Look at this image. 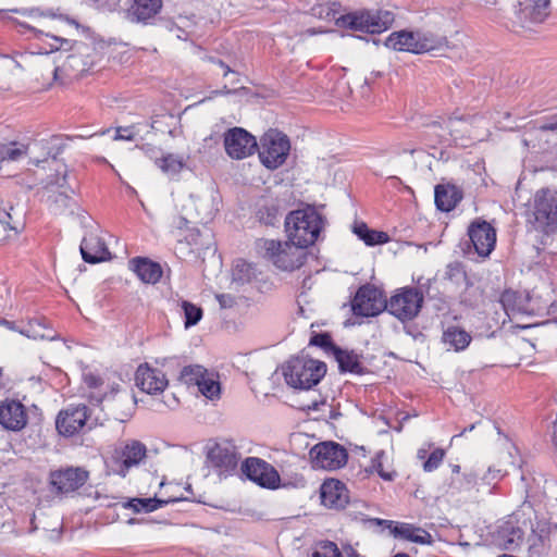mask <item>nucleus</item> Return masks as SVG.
Masks as SVG:
<instances>
[{"label":"nucleus","instance_id":"b1692460","mask_svg":"<svg viewBox=\"0 0 557 557\" xmlns=\"http://www.w3.org/2000/svg\"><path fill=\"white\" fill-rule=\"evenodd\" d=\"M82 258L88 263L104 261L110 255L106 244L97 236H85L79 247Z\"/></svg>","mask_w":557,"mask_h":557},{"label":"nucleus","instance_id":"423d86ee","mask_svg":"<svg viewBox=\"0 0 557 557\" xmlns=\"http://www.w3.org/2000/svg\"><path fill=\"white\" fill-rule=\"evenodd\" d=\"M289 149L288 137L281 132L270 129L261 138L260 161L268 169H277L285 162Z\"/></svg>","mask_w":557,"mask_h":557},{"label":"nucleus","instance_id":"aec40b11","mask_svg":"<svg viewBox=\"0 0 557 557\" xmlns=\"http://www.w3.org/2000/svg\"><path fill=\"white\" fill-rule=\"evenodd\" d=\"M28 423L26 407L18 400L5 399L2 401V429L21 432Z\"/></svg>","mask_w":557,"mask_h":557},{"label":"nucleus","instance_id":"603ef678","mask_svg":"<svg viewBox=\"0 0 557 557\" xmlns=\"http://www.w3.org/2000/svg\"><path fill=\"white\" fill-rule=\"evenodd\" d=\"M446 276L450 281L459 282L466 280V272L460 263H451L447 267Z\"/></svg>","mask_w":557,"mask_h":557},{"label":"nucleus","instance_id":"f3484780","mask_svg":"<svg viewBox=\"0 0 557 557\" xmlns=\"http://www.w3.org/2000/svg\"><path fill=\"white\" fill-rule=\"evenodd\" d=\"M2 327L11 332H17L22 336L30 339H47L54 341L58 338V334L49 329L46 321L42 320H29L28 322H14L2 319Z\"/></svg>","mask_w":557,"mask_h":557},{"label":"nucleus","instance_id":"4468645a","mask_svg":"<svg viewBox=\"0 0 557 557\" xmlns=\"http://www.w3.org/2000/svg\"><path fill=\"white\" fill-rule=\"evenodd\" d=\"M88 472L79 467L59 469L50 473V484L59 494L75 492L88 480Z\"/></svg>","mask_w":557,"mask_h":557},{"label":"nucleus","instance_id":"cd10ccee","mask_svg":"<svg viewBox=\"0 0 557 557\" xmlns=\"http://www.w3.org/2000/svg\"><path fill=\"white\" fill-rule=\"evenodd\" d=\"M385 46L387 48H392V49L398 50V51L419 53L417 30L416 32H408V30L394 32L386 38Z\"/></svg>","mask_w":557,"mask_h":557},{"label":"nucleus","instance_id":"f704fd0d","mask_svg":"<svg viewBox=\"0 0 557 557\" xmlns=\"http://www.w3.org/2000/svg\"><path fill=\"white\" fill-rule=\"evenodd\" d=\"M171 500L153 498H131L123 504L124 508L132 509L134 512H152Z\"/></svg>","mask_w":557,"mask_h":557},{"label":"nucleus","instance_id":"49530a36","mask_svg":"<svg viewBox=\"0 0 557 557\" xmlns=\"http://www.w3.org/2000/svg\"><path fill=\"white\" fill-rule=\"evenodd\" d=\"M311 557H342V553L335 543L326 541L314 547Z\"/></svg>","mask_w":557,"mask_h":557},{"label":"nucleus","instance_id":"a878e982","mask_svg":"<svg viewBox=\"0 0 557 557\" xmlns=\"http://www.w3.org/2000/svg\"><path fill=\"white\" fill-rule=\"evenodd\" d=\"M131 264L138 278L144 283L156 284L162 276L160 264L146 258L133 259Z\"/></svg>","mask_w":557,"mask_h":557},{"label":"nucleus","instance_id":"8fccbe9b","mask_svg":"<svg viewBox=\"0 0 557 557\" xmlns=\"http://www.w3.org/2000/svg\"><path fill=\"white\" fill-rule=\"evenodd\" d=\"M310 345H313V346H318V347L324 348L325 350H331L333 354H334V347H336V346L332 343V338H331L330 334H327V333H318V334H314V335L310 338Z\"/></svg>","mask_w":557,"mask_h":557},{"label":"nucleus","instance_id":"680f3d73","mask_svg":"<svg viewBox=\"0 0 557 557\" xmlns=\"http://www.w3.org/2000/svg\"><path fill=\"white\" fill-rule=\"evenodd\" d=\"M9 447L10 449H12L14 453H22L23 450V447H24V443L18 441V442H15L14 444L13 443H9Z\"/></svg>","mask_w":557,"mask_h":557},{"label":"nucleus","instance_id":"c756f323","mask_svg":"<svg viewBox=\"0 0 557 557\" xmlns=\"http://www.w3.org/2000/svg\"><path fill=\"white\" fill-rule=\"evenodd\" d=\"M523 532L520 528L515 527L512 522L507 521L502 524L497 531V541L504 549L512 550L522 541Z\"/></svg>","mask_w":557,"mask_h":557},{"label":"nucleus","instance_id":"9d476101","mask_svg":"<svg viewBox=\"0 0 557 557\" xmlns=\"http://www.w3.org/2000/svg\"><path fill=\"white\" fill-rule=\"evenodd\" d=\"M240 469L247 479L261 487L274 490L280 486L281 478L278 472L272 465L261 458H246Z\"/></svg>","mask_w":557,"mask_h":557},{"label":"nucleus","instance_id":"bf43d9fd","mask_svg":"<svg viewBox=\"0 0 557 557\" xmlns=\"http://www.w3.org/2000/svg\"><path fill=\"white\" fill-rule=\"evenodd\" d=\"M215 374H216L215 372H213V371H209V370H207V369L205 368V373H202V374L200 375V377H197V381H195V382L193 383V385H194V386L199 387V386H200V384H201L203 381H206V380L208 381V379H209V377H211V375H215Z\"/></svg>","mask_w":557,"mask_h":557},{"label":"nucleus","instance_id":"473e14b6","mask_svg":"<svg viewBox=\"0 0 557 557\" xmlns=\"http://www.w3.org/2000/svg\"><path fill=\"white\" fill-rule=\"evenodd\" d=\"M417 40L419 53L438 50L447 46V39L445 36L434 34L431 30H417Z\"/></svg>","mask_w":557,"mask_h":557},{"label":"nucleus","instance_id":"0e129e2a","mask_svg":"<svg viewBox=\"0 0 557 557\" xmlns=\"http://www.w3.org/2000/svg\"><path fill=\"white\" fill-rule=\"evenodd\" d=\"M491 476L492 480L499 479L500 478V471L499 470H493L488 469L487 474L483 478V480H487Z\"/></svg>","mask_w":557,"mask_h":557},{"label":"nucleus","instance_id":"7ed1b4c3","mask_svg":"<svg viewBox=\"0 0 557 557\" xmlns=\"http://www.w3.org/2000/svg\"><path fill=\"white\" fill-rule=\"evenodd\" d=\"M325 373L324 362L305 357L293 358L283 368L286 383L300 389H310L321 381Z\"/></svg>","mask_w":557,"mask_h":557},{"label":"nucleus","instance_id":"2eb2a0df","mask_svg":"<svg viewBox=\"0 0 557 557\" xmlns=\"http://www.w3.org/2000/svg\"><path fill=\"white\" fill-rule=\"evenodd\" d=\"M89 413L86 405H71L60 411L55 426L60 434L72 436L78 433L88 422Z\"/></svg>","mask_w":557,"mask_h":557},{"label":"nucleus","instance_id":"e2e57ef3","mask_svg":"<svg viewBox=\"0 0 557 557\" xmlns=\"http://www.w3.org/2000/svg\"><path fill=\"white\" fill-rule=\"evenodd\" d=\"M211 61L215 64H218L220 67L224 69V76H226L227 74L232 73L233 71L230 69L228 65H226L222 60H214V59H211Z\"/></svg>","mask_w":557,"mask_h":557},{"label":"nucleus","instance_id":"dca6fc26","mask_svg":"<svg viewBox=\"0 0 557 557\" xmlns=\"http://www.w3.org/2000/svg\"><path fill=\"white\" fill-rule=\"evenodd\" d=\"M469 238L475 252L481 257H487L496 244V231L486 221L476 220L468 228Z\"/></svg>","mask_w":557,"mask_h":557},{"label":"nucleus","instance_id":"39448f33","mask_svg":"<svg viewBox=\"0 0 557 557\" xmlns=\"http://www.w3.org/2000/svg\"><path fill=\"white\" fill-rule=\"evenodd\" d=\"M337 22L352 30L380 34L392 26L394 14L389 11L350 13L343 15Z\"/></svg>","mask_w":557,"mask_h":557},{"label":"nucleus","instance_id":"864d4df0","mask_svg":"<svg viewBox=\"0 0 557 557\" xmlns=\"http://www.w3.org/2000/svg\"><path fill=\"white\" fill-rule=\"evenodd\" d=\"M215 298L222 309H230L236 305V298L231 294H218Z\"/></svg>","mask_w":557,"mask_h":557},{"label":"nucleus","instance_id":"09e8293b","mask_svg":"<svg viewBox=\"0 0 557 557\" xmlns=\"http://www.w3.org/2000/svg\"><path fill=\"white\" fill-rule=\"evenodd\" d=\"M444 456H445V453L443 449H441V448L434 449L430 454L426 461L423 463L424 471L431 472V471L437 469L438 466L442 463Z\"/></svg>","mask_w":557,"mask_h":557},{"label":"nucleus","instance_id":"a18cd8bd","mask_svg":"<svg viewBox=\"0 0 557 557\" xmlns=\"http://www.w3.org/2000/svg\"><path fill=\"white\" fill-rule=\"evenodd\" d=\"M205 373V367L200 364L185 366L180 374V381L188 386H191L197 377Z\"/></svg>","mask_w":557,"mask_h":557},{"label":"nucleus","instance_id":"4c0bfd02","mask_svg":"<svg viewBox=\"0 0 557 557\" xmlns=\"http://www.w3.org/2000/svg\"><path fill=\"white\" fill-rule=\"evenodd\" d=\"M48 202L50 209L57 214L64 213L74 205L73 198L65 190L51 194L48 197Z\"/></svg>","mask_w":557,"mask_h":557},{"label":"nucleus","instance_id":"338daca9","mask_svg":"<svg viewBox=\"0 0 557 557\" xmlns=\"http://www.w3.org/2000/svg\"><path fill=\"white\" fill-rule=\"evenodd\" d=\"M414 151H416V148H404V149H397L395 151V153L400 154V153L409 152L412 154Z\"/></svg>","mask_w":557,"mask_h":557},{"label":"nucleus","instance_id":"bb28decb","mask_svg":"<svg viewBox=\"0 0 557 557\" xmlns=\"http://www.w3.org/2000/svg\"><path fill=\"white\" fill-rule=\"evenodd\" d=\"M461 198V191L454 185H437L435 187V205L443 212L455 209Z\"/></svg>","mask_w":557,"mask_h":557},{"label":"nucleus","instance_id":"6e6552de","mask_svg":"<svg viewBox=\"0 0 557 557\" xmlns=\"http://www.w3.org/2000/svg\"><path fill=\"white\" fill-rule=\"evenodd\" d=\"M310 459L313 468L335 470L347 462L346 449L334 442H323L314 445L310 451Z\"/></svg>","mask_w":557,"mask_h":557},{"label":"nucleus","instance_id":"ea45409f","mask_svg":"<svg viewBox=\"0 0 557 557\" xmlns=\"http://www.w3.org/2000/svg\"><path fill=\"white\" fill-rule=\"evenodd\" d=\"M157 164L169 176L177 175L185 165L183 159L174 154H168L159 159Z\"/></svg>","mask_w":557,"mask_h":557},{"label":"nucleus","instance_id":"052dcab7","mask_svg":"<svg viewBox=\"0 0 557 557\" xmlns=\"http://www.w3.org/2000/svg\"><path fill=\"white\" fill-rule=\"evenodd\" d=\"M440 128H442V125L440 123H437V122L429 125V129L432 133L436 134L440 137V141H442V139L445 137V135L444 134H437V129H440Z\"/></svg>","mask_w":557,"mask_h":557},{"label":"nucleus","instance_id":"c9c22d12","mask_svg":"<svg viewBox=\"0 0 557 557\" xmlns=\"http://www.w3.org/2000/svg\"><path fill=\"white\" fill-rule=\"evenodd\" d=\"M28 153V145L22 141L9 140L2 141V162H15L25 158Z\"/></svg>","mask_w":557,"mask_h":557},{"label":"nucleus","instance_id":"9b49d317","mask_svg":"<svg viewBox=\"0 0 557 557\" xmlns=\"http://www.w3.org/2000/svg\"><path fill=\"white\" fill-rule=\"evenodd\" d=\"M226 153L235 160L245 159L255 153L258 148L256 138L242 127H234L224 134Z\"/></svg>","mask_w":557,"mask_h":557},{"label":"nucleus","instance_id":"6ab92c4d","mask_svg":"<svg viewBox=\"0 0 557 557\" xmlns=\"http://www.w3.org/2000/svg\"><path fill=\"white\" fill-rule=\"evenodd\" d=\"M135 382L143 392L150 395L162 393L169 383L161 370L151 368L147 363L137 368Z\"/></svg>","mask_w":557,"mask_h":557},{"label":"nucleus","instance_id":"4d7b16f0","mask_svg":"<svg viewBox=\"0 0 557 557\" xmlns=\"http://www.w3.org/2000/svg\"><path fill=\"white\" fill-rule=\"evenodd\" d=\"M173 227H175L178 231H183L184 228H187L188 220L184 216H175L172 221Z\"/></svg>","mask_w":557,"mask_h":557},{"label":"nucleus","instance_id":"58836bf2","mask_svg":"<svg viewBox=\"0 0 557 557\" xmlns=\"http://www.w3.org/2000/svg\"><path fill=\"white\" fill-rule=\"evenodd\" d=\"M258 218L265 225H275L280 219V206L273 200L267 201L259 208Z\"/></svg>","mask_w":557,"mask_h":557},{"label":"nucleus","instance_id":"f257e3e1","mask_svg":"<svg viewBox=\"0 0 557 557\" xmlns=\"http://www.w3.org/2000/svg\"><path fill=\"white\" fill-rule=\"evenodd\" d=\"M326 220L313 206L290 211L284 221L286 237L289 242L308 248L315 244L325 226Z\"/></svg>","mask_w":557,"mask_h":557},{"label":"nucleus","instance_id":"0eeeda50","mask_svg":"<svg viewBox=\"0 0 557 557\" xmlns=\"http://www.w3.org/2000/svg\"><path fill=\"white\" fill-rule=\"evenodd\" d=\"M423 295L414 287H405L393 295L385 309L398 320L406 322L414 319L421 310Z\"/></svg>","mask_w":557,"mask_h":557},{"label":"nucleus","instance_id":"a211bd4d","mask_svg":"<svg viewBox=\"0 0 557 557\" xmlns=\"http://www.w3.org/2000/svg\"><path fill=\"white\" fill-rule=\"evenodd\" d=\"M90 64L83 53L69 54L61 65L53 69L54 81L66 84L77 79L89 70Z\"/></svg>","mask_w":557,"mask_h":557},{"label":"nucleus","instance_id":"37998d69","mask_svg":"<svg viewBox=\"0 0 557 557\" xmlns=\"http://www.w3.org/2000/svg\"><path fill=\"white\" fill-rule=\"evenodd\" d=\"M386 458L384 450H380L371 459L370 471L376 472L383 480L392 481L395 478V472L385 471L383 468V460Z\"/></svg>","mask_w":557,"mask_h":557},{"label":"nucleus","instance_id":"7c9ffc66","mask_svg":"<svg viewBox=\"0 0 557 557\" xmlns=\"http://www.w3.org/2000/svg\"><path fill=\"white\" fill-rule=\"evenodd\" d=\"M334 357L338 362V367L343 372H350L355 374H362L363 367L360 361V356L354 350H344L339 347H334Z\"/></svg>","mask_w":557,"mask_h":557},{"label":"nucleus","instance_id":"13d9d810","mask_svg":"<svg viewBox=\"0 0 557 557\" xmlns=\"http://www.w3.org/2000/svg\"><path fill=\"white\" fill-rule=\"evenodd\" d=\"M540 131L547 132V131H557V115L553 117L550 122L543 123L539 126Z\"/></svg>","mask_w":557,"mask_h":557},{"label":"nucleus","instance_id":"20e7f679","mask_svg":"<svg viewBox=\"0 0 557 557\" xmlns=\"http://www.w3.org/2000/svg\"><path fill=\"white\" fill-rule=\"evenodd\" d=\"M533 227L545 235L557 233V191L543 188L536 191L533 206Z\"/></svg>","mask_w":557,"mask_h":557},{"label":"nucleus","instance_id":"de8ad7c7","mask_svg":"<svg viewBox=\"0 0 557 557\" xmlns=\"http://www.w3.org/2000/svg\"><path fill=\"white\" fill-rule=\"evenodd\" d=\"M139 135V126L137 124L117 127L115 131L114 139L115 140H128L133 141Z\"/></svg>","mask_w":557,"mask_h":557},{"label":"nucleus","instance_id":"f03ea898","mask_svg":"<svg viewBox=\"0 0 557 557\" xmlns=\"http://www.w3.org/2000/svg\"><path fill=\"white\" fill-rule=\"evenodd\" d=\"M257 248L264 259L283 271L299 269L307 259L305 248L287 240L261 238Z\"/></svg>","mask_w":557,"mask_h":557},{"label":"nucleus","instance_id":"e433bc0d","mask_svg":"<svg viewBox=\"0 0 557 557\" xmlns=\"http://www.w3.org/2000/svg\"><path fill=\"white\" fill-rule=\"evenodd\" d=\"M354 233L368 246L385 244L389 239L386 233L370 230L364 223L356 224Z\"/></svg>","mask_w":557,"mask_h":557},{"label":"nucleus","instance_id":"774afa93","mask_svg":"<svg viewBox=\"0 0 557 557\" xmlns=\"http://www.w3.org/2000/svg\"><path fill=\"white\" fill-rule=\"evenodd\" d=\"M451 472H453V475L462 474V473L460 472V466H459V465H453V466H451Z\"/></svg>","mask_w":557,"mask_h":557},{"label":"nucleus","instance_id":"ddd939ff","mask_svg":"<svg viewBox=\"0 0 557 557\" xmlns=\"http://www.w3.org/2000/svg\"><path fill=\"white\" fill-rule=\"evenodd\" d=\"M385 304L381 290L372 285H363L357 290L351 309L356 315L375 317L385 309Z\"/></svg>","mask_w":557,"mask_h":557},{"label":"nucleus","instance_id":"393cba45","mask_svg":"<svg viewBox=\"0 0 557 557\" xmlns=\"http://www.w3.org/2000/svg\"><path fill=\"white\" fill-rule=\"evenodd\" d=\"M478 485V474L472 471H465L462 474L453 475L447 485L446 493L451 497L461 496L473 491Z\"/></svg>","mask_w":557,"mask_h":557},{"label":"nucleus","instance_id":"a19ab883","mask_svg":"<svg viewBox=\"0 0 557 557\" xmlns=\"http://www.w3.org/2000/svg\"><path fill=\"white\" fill-rule=\"evenodd\" d=\"M198 392L201 393L207 399L218 400L221 397V386L219 382V375H211L208 381H203L198 387Z\"/></svg>","mask_w":557,"mask_h":557},{"label":"nucleus","instance_id":"3c124183","mask_svg":"<svg viewBox=\"0 0 557 557\" xmlns=\"http://www.w3.org/2000/svg\"><path fill=\"white\" fill-rule=\"evenodd\" d=\"M91 5L102 12H113L120 7L121 0H87Z\"/></svg>","mask_w":557,"mask_h":557},{"label":"nucleus","instance_id":"5fc2aeb1","mask_svg":"<svg viewBox=\"0 0 557 557\" xmlns=\"http://www.w3.org/2000/svg\"><path fill=\"white\" fill-rule=\"evenodd\" d=\"M83 379H84L85 384L89 388H98L99 386L102 385V379L92 372L84 373Z\"/></svg>","mask_w":557,"mask_h":557},{"label":"nucleus","instance_id":"f8f14e48","mask_svg":"<svg viewBox=\"0 0 557 557\" xmlns=\"http://www.w3.org/2000/svg\"><path fill=\"white\" fill-rule=\"evenodd\" d=\"M147 455V447L139 441L131 440L114 451V473L125 478L133 467H137Z\"/></svg>","mask_w":557,"mask_h":557},{"label":"nucleus","instance_id":"5701e85b","mask_svg":"<svg viewBox=\"0 0 557 557\" xmlns=\"http://www.w3.org/2000/svg\"><path fill=\"white\" fill-rule=\"evenodd\" d=\"M549 0H519L521 22L541 23L548 14Z\"/></svg>","mask_w":557,"mask_h":557},{"label":"nucleus","instance_id":"412c9836","mask_svg":"<svg viewBox=\"0 0 557 557\" xmlns=\"http://www.w3.org/2000/svg\"><path fill=\"white\" fill-rule=\"evenodd\" d=\"M321 502L329 508H344L349 500L348 490L338 480H325L320 488Z\"/></svg>","mask_w":557,"mask_h":557},{"label":"nucleus","instance_id":"1a4fd4ad","mask_svg":"<svg viewBox=\"0 0 557 557\" xmlns=\"http://www.w3.org/2000/svg\"><path fill=\"white\" fill-rule=\"evenodd\" d=\"M239 458L236 446L228 442L216 443L207 453L209 466L224 478L236 471Z\"/></svg>","mask_w":557,"mask_h":557},{"label":"nucleus","instance_id":"6e6d98bb","mask_svg":"<svg viewBox=\"0 0 557 557\" xmlns=\"http://www.w3.org/2000/svg\"><path fill=\"white\" fill-rule=\"evenodd\" d=\"M513 297H515V293L509 292V290L504 292L500 296V304L508 315H509V310H513V308L510 306V302L513 299Z\"/></svg>","mask_w":557,"mask_h":557},{"label":"nucleus","instance_id":"2f4dec72","mask_svg":"<svg viewBox=\"0 0 557 557\" xmlns=\"http://www.w3.org/2000/svg\"><path fill=\"white\" fill-rule=\"evenodd\" d=\"M393 534L400 539L419 544H430L432 540V536L429 532L409 523H398L393 529Z\"/></svg>","mask_w":557,"mask_h":557},{"label":"nucleus","instance_id":"79ce46f5","mask_svg":"<svg viewBox=\"0 0 557 557\" xmlns=\"http://www.w3.org/2000/svg\"><path fill=\"white\" fill-rule=\"evenodd\" d=\"M182 308L185 315V327L196 325L202 318V309L191 302L183 301Z\"/></svg>","mask_w":557,"mask_h":557},{"label":"nucleus","instance_id":"c03bdc74","mask_svg":"<svg viewBox=\"0 0 557 557\" xmlns=\"http://www.w3.org/2000/svg\"><path fill=\"white\" fill-rule=\"evenodd\" d=\"M39 145L44 150H46L44 160L48 158L55 159L63 151L64 148L62 139L58 136H53L48 140H41Z\"/></svg>","mask_w":557,"mask_h":557},{"label":"nucleus","instance_id":"c85d7f7f","mask_svg":"<svg viewBox=\"0 0 557 557\" xmlns=\"http://www.w3.org/2000/svg\"><path fill=\"white\" fill-rule=\"evenodd\" d=\"M442 341L448 349L458 352L465 350L470 345L472 337L466 330L451 325L443 332Z\"/></svg>","mask_w":557,"mask_h":557},{"label":"nucleus","instance_id":"4be33fe9","mask_svg":"<svg viewBox=\"0 0 557 557\" xmlns=\"http://www.w3.org/2000/svg\"><path fill=\"white\" fill-rule=\"evenodd\" d=\"M162 9V0H133L127 15L133 22L148 23Z\"/></svg>","mask_w":557,"mask_h":557},{"label":"nucleus","instance_id":"72a5a7b5","mask_svg":"<svg viewBox=\"0 0 557 557\" xmlns=\"http://www.w3.org/2000/svg\"><path fill=\"white\" fill-rule=\"evenodd\" d=\"M24 227L25 222L23 216L14 218L11 212L5 211L4 216H2V232H5L7 235L2 236V243L4 240L11 243L17 239Z\"/></svg>","mask_w":557,"mask_h":557},{"label":"nucleus","instance_id":"69168bd1","mask_svg":"<svg viewBox=\"0 0 557 557\" xmlns=\"http://www.w3.org/2000/svg\"><path fill=\"white\" fill-rule=\"evenodd\" d=\"M232 91L227 88V86H223V88L221 90H214L212 91V94L214 96H219V95H228L231 94Z\"/></svg>","mask_w":557,"mask_h":557}]
</instances>
